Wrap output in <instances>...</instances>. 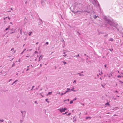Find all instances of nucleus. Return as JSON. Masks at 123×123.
Wrapping results in <instances>:
<instances>
[{
  "instance_id": "36",
  "label": "nucleus",
  "mask_w": 123,
  "mask_h": 123,
  "mask_svg": "<svg viewBox=\"0 0 123 123\" xmlns=\"http://www.w3.org/2000/svg\"><path fill=\"white\" fill-rule=\"evenodd\" d=\"M37 53H38V52H37V51H35L34 53V54H36Z\"/></svg>"
},
{
  "instance_id": "54",
  "label": "nucleus",
  "mask_w": 123,
  "mask_h": 123,
  "mask_svg": "<svg viewBox=\"0 0 123 123\" xmlns=\"http://www.w3.org/2000/svg\"><path fill=\"white\" fill-rule=\"evenodd\" d=\"M14 49L13 48H12L11 49V50H13Z\"/></svg>"
},
{
  "instance_id": "16",
  "label": "nucleus",
  "mask_w": 123,
  "mask_h": 123,
  "mask_svg": "<svg viewBox=\"0 0 123 123\" xmlns=\"http://www.w3.org/2000/svg\"><path fill=\"white\" fill-rule=\"evenodd\" d=\"M62 62L64 64V65L67 64L66 62H65L64 61H63Z\"/></svg>"
},
{
  "instance_id": "12",
  "label": "nucleus",
  "mask_w": 123,
  "mask_h": 123,
  "mask_svg": "<svg viewBox=\"0 0 123 123\" xmlns=\"http://www.w3.org/2000/svg\"><path fill=\"white\" fill-rule=\"evenodd\" d=\"M79 56H80V55H79V54H78V55H77L74 56L73 57H79Z\"/></svg>"
},
{
  "instance_id": "58",
  "label": "nucleus",
  "mask_w": 123,
  "mask_h": 123,
  "mask_svg": "<svg viewBox=\"0 0 123 123\" xmlns=\"http://www.w3.org/2000/svg\"><path fill=\"white\" fill-rule=\"evenodd\" d=\"M35 87V86H32V88H34V87Z\"/></svg>"
},
{
  "instance_id": "38",
  "label": "nucleus",
  "mask_w": 123,
  "mask_h": 123,
  "mask_svg": "<svg viewBox=\"0 0 123 123\" xmlns=\"http://www.w3.org/2000/svg\"><path fill=\"white\" fill-rule=\"evenodd\" d=\"M46 44H47V45L48 44H49V43H48V42H46Z\"/></svg>"
},
{
  "instance_id": "31",
  "label": "nucleus",
  "mask_w": 123,
  "mask_h": 123,
  "mask_svg": "<svg viewBox=\"0 0 123 123\" xmlns=\"http://www.w3.org/2000/svg\"><path fill=\"white\" fill-rule=\"evenodd\" d=\"M16 83V82L14 81V82L12 84V85H13L14 83Z\"/></svg>"
},
{
  "instance_id": "44",
  "label": "nucleus",
  "mask_w": 123,
  "mask_h": 123,
  "mask_svg": "<svg viewBox=\"0 0 123 123\" xmlns=\"http://www.w3.org/2000/svg\"><path fill=\"white\" fill-rule=\"evenodd\" d=\"M20 59H18V62H20Z\"/></svg>"
},
{
  "instance_id": "6",
  "label": "nucleus",
  "mask_w": 123,
  "mask_h": 123,
  "mask_svg": "<svg viewBox=\"0 0 123 123\" xmlns=\"http://www.w3.org/2000/svg\"><path fill=\"white\" fill-rule=\"evenodd\" d=\"M7 72L4 71L3 72V73H2V74H3L5 76L7 74Z\"/></svg>"
},
{
  "instance_id": "45",
  "label": "nucleus",
  "mask_w": 123,
  "mask_h": 123,
  "mask_svg": "<svg viewBox=\"0 0 123 123\" xmlns=\"http://www.w3.org/2000/svg\"><path fill=\"white\" fill-rule=\"evenodd\" d=\"M29 68H28V69H26V71H28V70H29Z\"/></svg>"
},
{
  "instance_id": "13",
  "label": "nucleus",
  "mask_w": 123,
  "mask_h": 123,
  "mask_svg": "<svg viewBox=\"0 0 123 123\" xmlns=\"http://www.w3.org/2000/svg\"><path fill=\"white\" fill-rule=\"evenodd\" d=\"M91 117H86V119H87L88 118L91 119Z\"/></svg>"
},
{
  "instance_id": "52",
  "label": "nucleus",
  "mask_w": 123,
  "mask_h": 123,
  "mask_svg": "<svg viewBox=\"0 0 123 123\" xmlns=\"http://www.w3.org/2000/svg\"><path fill=\"white\" fill-rule=\"evenodd\" d=\"M26 50V49H25L23 51L24 52Z\"/></svg>"
},
{
  "instance_id": "17",
  "label": "nucleus",
  "mask_w": 123,
  "mask_h": 123,
  "mask_svg": "<svg viewBox=\"0 0 123 123\" xmlns=\"http://www.w3.org/2000/svg\"><path fill=\"white\" fill-rule=\"evenodd\" d=\"M52 92H49L48 95L51 94H52Z\"/></svg>"
},
{
  "instance_id": "30",
  "label": "nucleus",
  "mask_w": 123,
  "mask_h": 123,
  "mask_svg": "<svg viewBox=\"0 0 123 123\" xmlns=\"http://www.w3.org/2000/svg\"><path fill=\"white\" fill-rule=\"evenodd\" d=\"M76 100V98H75L73 99V101H74Z\"/></svg>"
},
{
  "instance_id": "49",
  "label": "nucleus",
  "mask_w": 123,
  "mask_h": 123,
  "mask_svg": "<svg viewBox=\"0 0 123 123\" xmlns=\"http://www.w3.org/2000/svg\"><path fill=\"white\" fill-rule=\"evenodd\" d=\"M67 101H69V99H67Z\"/></svg>"
},
{
  "instance_id": "10",
  "label": "nucleus",
  "mask_w": 123,
  "mask_h": 123,
  "mask_svg": "<svg viewBox=\"0 0 123 123\" xmlns=\"http://www.w3.org/2000/svg\"><path fill=\"white\" fill-rule=\"evenodd\" d=\"M74 87H73L72 89H71V90L70 89V91H73L74 92L76 91L74 90Z\"/></svg>"
},
{
  "instance_id": "32",
  "label": "nucleus",
  "mask_w": 123,
  "mask_h": 123,
  "mask_svg": "<svg viewBox=\"0 0 123 123\" xmlns=\"http://www.w3.org/2000/svg\"><path fill=\"white\" fill-rule=\"evenodd\" d=\"M73 83H75V84H76V80H74L73 82Z\"/></svg>"
},
{
  "instance_id": "5",
  "label": "nucleus",
  "mask_w": 123,
  "mask_h": 123,
  "mask_svg": "<svg viewBox=\"0 0 123 123\" xmlns=\"http://www.w3.org/2000/svg\"><path fill=\"white\" fill-rule=\"evenodd\" d=\"M94 2L93 1L92 2L93 3V4L95 5L97 4V3H98V2L96 0H94Z\"/></svg>"
},
{
  "instance_id": "48",
  "label": "nucleus",
  "mask_w": 123,
  "mask_h": 123,
  "mask_svg": "<svg viewBox=\"0 0 123 123\" xmlns=\"http://www.w3.org/2000/svg\"><path fill=\"white\" fill-rule=\"evenodd\" d=\"M63 93H62L61 94V96H62V95H63Z\"/></svg>"
},
{
  "instance_id": "41",
  "label": "nucleus",
  "mask_w": 123,
  "mask_h": 123,
  "mask_svg": "<svg viewBox=\"0 0 123 123\" xmlns=\"http://www.w3.org/2000/svg\"><path fill=\"white\" fill-rule=\"evenodd\" d=\"M83 71H82L80 73H78V74H80V73H83Z\"/></svg>"
},
{
  "instance_id": "40",
  "label": "nucleus",
  "mask_w": 123,
  "mask_h": 123,
  "mask_svg": "<svg viewBox=\"0 0 123 123\" xmlns=\"http://www.w3.org/2000/svg\"><path fill=\"white\" fill-rule=\"evenodd\" d=\"M61 94L60 92H59L58 93H57L56 94Z\"/></svg>"
},
{
  "instance_id": "34",
  "label": "nucleus",
  "mask_w": 123,
  "mask_h": 123,
  "mask_svg": "<svg viewBox=\"0 0 123 123\" xmlns=\"http://www.w3.org/2000/svg\"><path fill=\"white\" fill-rule=\"evenodd\" d=\"M106 105H109V103H108V102L106 104Z\"/></svg>"
},
{
  "instance_id": "42",
  "label": "nucleus",
  "mask_w": 123,
  "mask_h": 123,
  "mask_svg": "<svg viewBox=\"0 0 123 123\" xmlns=\"http://www.w3.org/2000/svg\"><path fill=\"white\" fill-rule=\"evenodd\" d=\"M20 122H22L23 121V119H22V120H20Z\"/></svg>"
},
{
  "instance_id": "50",
  "label": "nucleus",
  "mask_w": 123,
  "mask_h": 123,
  "mask_svg": "<svg viewBox=\"0 0 123 123\" xmlns=\"http://www.w3.org/2000/svg\"><path fill=\"white\" fill-rule=\"evenodd\" d=\"M14 32H11L10 33V34H12V33H14Z\"/></svg>"
},
{
  "instance_id": "11",
  "label": "nucleus",
  "mask_w": 123,
  "mask_h": 123,
  "mask_svg": "<svg viewBox=\"0 0 123 123\" xmlns=\"http://www.w3.org/2000/svg\"><path fill=\"white\" fill-rule=\"evenodd\" d=\"M109 41H113L114 40V39L113 38H110L109 39Z\"/></svg>"
},
{
  "instance_id": "23",
  "label": "nucleus",
  "mask_w": 123,
  "mask_h": 123,
  "mask_svg": "<svg viewBox=\"0 0 123 123\" xmlns=\"http://www.w3.org/2000/svg\"><path fill=\"white\" fill-rule=\"evenodd\" d=\"M48 99H47V98H46L45 99V100L48 103H49V101H48Z\"/></svg>"
},
{
  "instance_id": "2",
  "label": "nucleus",
  "mask_w": 123,
  "mask_h": 123,
  "mask_svg": "<svg viewBox=\"0 0 123 123\" xmlns=\"http://www.w3.org/2000/svg\"><path fill=\"white\" fill-rule=\"evenodd\" d=\"M87 12V13H89V12H86V11H76V12H74L73 11H72V12H73L74 13V14H75L76 13H78V12H80V13H83V12Z\"/></svg>"
},
{
  "instance_id": "19",
  "label": "nucleus",
  "mask_w": 123,
  "mask_h": 123,
  "mask_svg": "<svg viewBox=\"0 0 123 123\" xmlns=\"http://www.w3.org/2000/svg\"><path fill=\"white\" fill-rule=\"evenodd\" d=\"M15 65V63L13 62V64L12 65V67H14Z\"/></svg>"
},
{
  "instance_id": "56",
  "label": "nucleus",
  "mask_w": 123,
  "mask_h": 123,
  "mask_svg": "<svg viewBox=\"0 0 123 123\" xmlns=\"http://www.w3.org/2000/svg\"><path fill=\"white\" fill-rule=\"evenodd\" d=\"M102 74V72H101V74H99V75H101V74Z\"/></svg>"
},
{
  "instance_id": "7",
  "label": "nucleus",
  "mask_w": 123,
  "mask_h": 123,
  "mask_svg": "<svg viewBox=\"0 0 123 123\" xmlns=\"http://www.w3.org/2000/svg\"><path fill=\"white\" fill-rule=\"evenodd\" d=\"M70 91V89L69 88H67V90L65 91V93H67Z\"/></svg>"
},
{
  "instance_id": "61",
  "label": "nucleus",
  "mask_w": 123,
  "mask_h": 123,
  "mask_svg": "<svg viewBox=\"0 0 123 123\" xmlns=\"http://www.w3.org/2000/svg\"><path fill=\"white\" fill-rule=\"evenodd\" d=\"M38 43L37 42V43H36V44H38Z\"/></svg>"
},
{
  "instance_id": "20",
  "label": "nucleus",
  "mask_w": 123,
  "mask_h": 123,
  "mask_svg": "<svg viewBox=\"0 0 123 123\" xmlns=\"http://www.w3.org/2000/svg\"><path fill=\"white\" fill-rule=\"evenodd\" d=\"M46 0H42L41 2H43L45 3V2Z\"/></svg>"
},
{
  "instance_id": "55",
  "label": "nucleus",
  "mask_w": 123,
  "mask_h": 123,
  "mask_svg": "<svg viewBox=\"0 0 123 123\" xmlns=\"http://www.w3.org/2000/svg\"><path fill=\"white\" fill-rule=\"evenodd\" d=\"M24 52L23 51V52H22L21 53V54H22Z\"/></svg>"
},
{
  "instance_id": "14",
  "label": "nucleus",
  "mask_w": 123,
  "mask_h": 123,
  "mask_svg": "<svg viewBox=\"0 0 123 123\" xmlns=\"http://www.w3.org/2000/svg\"><path fill=\"white\" fill-rule=\"evenodd\" d=\"M98 17V16H96V15H95L93 16V18L94 19H96Z\"/></svg>"
},
{
  "instance_id": "25",
  "label": "nucleus",
  "mask_w": 123,
  "mask_h": 123,
  "mask_svg": "<svg viewBox=\"0 0 123 123\" xmlns=\"http://www.w3.org/2000/svg\"><path fill=\"white\" fill-rule=\"evenodd\" d=\"M70 114H71V113H69L68 114H67V116H69V115H70Z\"/></svg>"
},
{
  "instance_id": "21",
  "label": "nucleus",
  "mask_w": 123,
  "mask_h": 123,
  "mask_svg": "<svg viewBox=\"0 0 123 123\" xmlns=\"http://www.w3.org/2000/svg\"><path fill=\"white\" fill-rule=\"evenodd\" d=\"M73 100H71V101H70V104H72V103H73Z\"/></svg>"
},
{
  "instance_id": "8",
  "label": "nucleus",
  "mask_w": 123,
  "mask_h": 123,
  "mask_svg": "<svg viewBox=\"0 0 123 123\" xmlns=\"http://www.w3.org/2000/svg\"><path fill=\"white\" fill-rule=\"evenodd\" d=\"M43 56L42 55H41L39 57V59L38 61H39L40 60L42 59Z\"/></svg>"
},
{
  "instance_id": "47",
  "label": "nucleus",
  "mask_w": 123,
  "mask_h": 123,
  "mask_svg": "<svg viewBox=\"0 0 123 123\" xmlns=\"http://www.w3.org/2000/svg\"><path fill=\"white\" fill-rule=\"evenodd\" d=\"M18 81V80H15V81L16 82H17Z\"/></svg>"
},
{
  "instance_id": "3",
  "label": "nucleus",
  "mask_w": 123,
  "mask_h": 123,
  "mask_svg": "<svg viewBox=\"0 0 123 123\" xmlns=\"http://www.w3.org/2000/svg\"><path fill=\"white\" fill-rule=\"evenodd\" d=\"M21 113H22V116L23 117H24L25 116V113H26L25 111H21Z\"/></svg>"
},
{
  "instance_id": "33",
  "label": "nucleus",
  "mask_w": 123,
  "mask_h": 123,
  "mask_svg": "<svg viewBox=\"0 0 123 123\" xmlns=\"http://www.w3.org/2000/svg\"><path fill=\"white\" fill-rule=\"evenodd\" d=\"M67 54H65V55H63V56L64 57H66V56H67Z\"/></svg>"
},
{
  "instance_id": "57",
  "label": "nucleus",
  "mask_w": 123,
  "mask_h": 123,
  "mask_svg": "<svg viewBox=\"0 0 123 123\" xmlns=\"http://www.w3.org/2000/svg\"><path fill=\"white\" fill-rule=\"evenodd\" d=\"M14 58H13L12 59H11V60H10V61H11L13 59H14Z\"/></svg>"
},
{
  "instance_id": "59",
  "label": "nucleus",
  "mask_w": 123,
  "mask_h": 123,
  "mask_svg": "<svg viewBox=\"0 0 123 123\" xmlns=\"http://www.w3.org/2000/svg\"><path fill=\"white\" fill-rule=\"evenodd\" d=\"M40 67H42V64H40Z\"/></svg>"
},
{
  "instance_id": "37",
  "label": "nucleus",
  "mask_w": 123,
  "mask_h": 123,
  "mask_svg": "<svg viewBox=\"0 0 123 123\" xmlns=\"http://www.w3.org/2000/svg\"><path fill=\"white\" fill-rule=\"evenodd\" d=\"M63 109L65 110V111L66 110H67V109L66 107H65L64 108H63Z\"/></svg>"
},
{
  "instance_id": "1",
  "label": "nucleus",
  "mask_w": 123,
  "mask_h": 123,
  "mask_svg": "<svg viewBox=\"0 0 123 123\" xmlns=\"http://www.w3.org/2000/svg\"><path fill=\"white\" fill-rule=\"evenodd\" d=\"M105 19L106 21H107V23L110 25V26L112 27L113 26L115 27L116 28L117 30L119 31V29L116 26L118 25L117 23H116L114 22L113 21L111 20L110 19H108L106 17L105 18Z\"/></svg>"
},
{
  "instance_id": "18",
  "label": "nucleus",
  "mask_w": 123,
  "mask_h": 123,
  "mask_svg": "<svg viewBox=\"0 0 123 123\" xmlns=\"http://www.w3.org/2000/svg\"><path fill=\"white\" fill-rule=\"evenodd\" d=\"M20 34L21 35L22 34V29H21L20 30Z\"/></svg>"
},
{
  "instance_id": "27",
  "label": "nucleus",
  "mask_w": 123,
  "mask_h": 123,
  "mask_svg": "<svg viewBox=\"0 0 123 123\" xmlns=\"http://www.w3.org/2000/svg\"><path fill=\"white\" fill-rule=\"evenodd\" d=\"M121 76H122V77H123L122 76H120V75H118V76H117V77L118 78H120V77Z\"/></svg>"
},
{
  "instance_id": "26",
  "label": "nucleus",
  "mask_w": 123,
  "mask_h": 123,
  "mask_svg": "<svg viewBox=\"0 0 123 123\" xmlns=\"http://www.w3.org/2000/svg\"><path fill=\"white\" fill-rule=\"evenodd\" d=\"M80 74L79 75V76H84V75L83 74Z\"/></svg>"
},
{
  "instance_id": "51",
  "label": "nucleus",
  "mask_w": 123,
  "mask_h": 123,
  "mask_svg": "<svg viewBox=\"0 0 123 123\" xmlns=\"http://www.w3.org/2000/svg\"><path fill=\"white\" fill-rule=\"evenodd\" d=\"M76 121V120L75 119V120L74 119V120L73 122H74L75 121Z\"/></svg>"
},
{
  "instance_id": "43",
  "label": "nucleus",
  "mask_w": 123,
  "mask_h": 123,
  "mask_svg": "<svg viewBox=\"0 0 123 123\" xmlns=\"http://www.w3.org/2000/svg\"><path fill=\"white\" fill-rule=\"evenodd\" d=\"M12 80V79H10L9 81L8 82H9Z\"/></svg>"
},
{
  "instance_id": "46",
  "label": "nucleus",
  "mask_w": 123,
  "mask_h": 123,
  "mask_svg": "<svg viewBox=\"0 0 123 123\" xmlns=\"http://www.w3.org/2000/svg\"><path fill=\"white\" fill-rule=\"evenodd\" d=\"M67 101V99H66V100H64L63 101L64 102H65V101Z\"/></svg>"
},
{
  "instance_id": "29",
  "label": "nucleus",
  "mask_w": 123,
  "mask_h": 123,
  "mask_svg": "<svg viewBox=\"0 0 123 123\" xmlns=\"http://www.w3.org/2000/svg\"><path fill=\"white\" fill-rule=\"evenodd\" d=\"M105 85H103V84H101V86H102V87H103V88H105L104 87V86H105Z\"/></svg>"
},
{
  "instance_id": "53",
  "label": "nucleus",
  "mask_w": 123,
  "mask_h": 123,
  "mask_svg": "<svg viewBox=\"0 0 123 123\" xmlns=\"http://www.w3.org/2000/svg\"><path fill=\"white\" fill-rule=\"evenodd\" d=\"M104 66H105V68H106V65H105Z\"/></svg>"
},
{
  "instance_id": "24",
  "label": "nucleus",
  "mask_w": 123,
  "mask_h": 123,
  "mask_svg": "<svg viewBox=\"0 0 123 123\" xmlns=\"http://www.w3.org/2000/svg\"><path fill=\"white\" fill-rule=\"evenodd\" d=\"M4 121V120H0V122H3Z\"/></svg>"
},
{
  "instance_id": "4",
  "label": "nucleus",
  "mask_w": 123,
  "mask_h": 123,
  "mask_svg": "<svg viewBox=\"0 0 123 123\" xmlns=\"http://www.w3.org/2000/svg\"><path fill=\"white\" fill-rule=\"evenodd\" d=\"M58 110H59V111L61 112V113H62V112H65V111L63 108L59 109H58Z\"/></svg>"
},
{
  "instance_id": "28",
  "label": "nucleus",
  "mask_w": 123,
  "mask_h": 123,
  "mask_svg": "<svg viewBox=\"0 0 123 123\" xmlns=\"http://www.w3.org/2000/svg\"><path fill=\"white\" fill-rule=\"evenodd\" d=\"M119 82H120L121 83V84H122V83H123V82H122V81H120V80H119Z\"/></svg>"
},
{
  "instance_id": "22",
  "label": "nucleus",
  "mask_w": 123,
  "mask_h": 123,
  "mask_svg": "<svg viewBox=\"0 0 123 123\" xmlns=\"http://www.w3.org/2000/svg\"><path fill=\"white\" fill-rule=\"evenodd\" d=\"M31 33H32L31 32H30L29 33V36H30L31 35Z\"/></svg>"
},
{
  "instance_id": "35",
  "label": "nucleus",
  "mask_w": 123,
  "mask_h": 123,
  "mask_svg": "<svg viewBox=\"0 0 123 123\" xmlns=\"http://www.w3.org/2000/svg\"><path fill=\"white\" fill-rule=\"evenodd\" d=\"M109 50L111 51H113V49H109Z\"/></svg>"
},
{
  "instance_id": "62",
  "label": "nucleus",
  "mask_w": 123,
  "mask_h": 123,
  "mask_svg": "<svg viewBox=\"0 0 123 123\" xmlns=\"http://www.w3.org/2000/svg\"><path fill=\"white\" fill-rule=\"evenodd\" d=\"M26 57H29V56H26Z\"/></svg>"
},
{
  "instance_id": "15",
  "label": "nucleus",
  "mask_w": 123,
  "mask_h": 123,
  "mask_svg": "<svg viewBox=\"0 0 123 123\" xmlns=\"http://www.w3.org/2000/svg\"><path fill=\"white\" fill-rule=\"evenodd\" d=\"M10 25H9L8 26V27L6 29H5L6 31H7V30H8V29L10 28Z\"/></svg>"
},
{
  "instance_id": "39",
  "label": "nucleus",
  "mask_w": 123,
  "mask_h": 123,
  "mask_svg": "<svg viewBox=\"0 0 123 123\" xmlns=\"http://www.w3.org/2000/svg\"><path fill=\"white\" fill-rule=\"evenodd\" d=\"M67 113H68V112H65V113H63V114H67Z\"/></svg>"
},
{
  "instance_id": "64",
  "label": "nucleus",
  "mask_w": 123,
  "mask_h": 123,
  "mask_svg": "<svg viewBox=\"0 0 123 123\" xmlns=\"http://www.w3.org/2000/svg\"><path fill=\"white\" fill-rule=\"evenodd\" d=\"M31 90H33V88H32V89H31Z\"/></svg>"
},
{
  "instance_id": "63",
  "label": "nucleus",
  "mask_w": 123,
  "mask_h": 123,
  "mask_svg": "<svg viewBox=\"0 0 123 123\" xmlns=\"http://www.w3.org/2000/svg\"><path fill=\"white\" fill-rule=\"evenodd\" d=\"M56 66H55V69H56Z\"/></svg>"
},
{
  "instance_id": "60",
  "label": "nucleus",
  "mask_w": 123,
  "mask_h": 123,
  "mask_svg": "<svg viewBox=\"0 0 123 123\" xmlns=\"http://www.w3.org/2000/svg\"><path fill=\"white\" fill-rule=\"evenodd\" d=\"M39 20H40L41 22H42V21L41 19L40 18H39Z\"/></svg>"
},
{
  "instance_id": "9",
  "label": "nucleus",
  "mask_w": 123,
  "mask_h": 123,
  "mask_svg": "<svg viewBox=\"0 0 123 123\" xmlns=\"http://www.w3.org/2000/svg\"><path fill=\"white\" fill-rule=\"evenodd\" d=\"M41 4L42 6H44L45 5V3L43 2H41Z\"/></svg>"
}]
</instances>
